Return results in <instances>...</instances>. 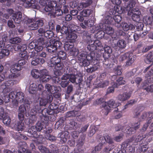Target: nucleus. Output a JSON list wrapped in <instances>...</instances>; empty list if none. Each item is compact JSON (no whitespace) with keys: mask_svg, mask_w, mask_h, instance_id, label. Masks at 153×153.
<instances>
[{"mask_svg":"<svg viewBox=\"0 0 153 153\" xmlns=\"http://www.w3.org/2000/svg\"><path fill=\"white\" fill-rule=\"evenodd\" d=\"M40 111V108L39 105H35L31 110L30 114L31 116L25 119V123L29 126H32L34 122L37 120L36 115L37 112Z\"/></svg>","mask_w":153,"mask_h":153,"instance_id":"f257e3e1","label":"nucleus"},{"mask_svg":"<svg viewBox=\"0 0 153 153\" xmlns=\"http://www.w3.org/2000/svg\"><path fill=\"white\" fill-rule=\"evenodd\" d=\"M136 59V56L133 55L132 52L130 51L121 55L119 58V60L120 62H122L127 59L125 65V66L127 67L131 65Z\"/></svg>","mask_w":153,"mask_h":153,"instance_id":"f03ea898","label":"nucleus"},{"mask_svg":"<svg viewBox=\"0 0 153 153\" xmlns=\"http://www.w3.org/2000/svg\"><path fill=\"white\" fill-rule=\"evenodd\" d=\"M62 43L56 39L51 40L47 45V48L48 52L51 53L56 52L57 50L61 46Z\"/></svg>","mask_w":153,"mask_h":153,"instance_id":"7ed1b4c3","label":"nucleus"},{"mask_svg":"<svg viewBox=\"0 0 153 153\" xmlns=\"http://www.w3.org/2000/svg\"><path fill=\"white\" fill-rule=\"evenodd\" d=\"M98 26H93L92 29L90 30L91 33H94L96 31V30H97L100 29L104 30L107 34L108 35H112L114 32V30L113 29L110 25H105V27L104 28L103 25L102 23H100Z\"/></svg>","mask_w":153,"mask_h":153,"instance_id":"20e7f679","label":"nucleus"},{"mask_svg":"<svg viewBox=\"0 0 153 153\" xmlns=\"http://www.w3.org/2000/svg\"><path fill=\"white\" fill-rule=\"evenodd\" d=\"M65 71L66 73H69V78L70 82L73 83H76V80L78 76L76 70L73 68L68 67L65 68Z\"/></svg>","mask_w":153,"mask_h":153,"instance_id":"39448f33","label":"nucleus"},{"mask_svg":"<svg viewBox=\"0 0 153 153\" xmlns=\"http://www.w3.org/2000/svg\"><path fill=\"white\" fill-rule=\"evenodd\" d=\"M152 65L146 68L144 70L143 72L145 73L147 72L145 75V83L147 84L153 82V67L150 70H149Z\"/></svg>","mask_w":153,"mask_h":153,"instance_id":"423d86ee","label":"nucleus"},{"mask_svg":"<svg viewBox=\"0 0 153 153\" xmlns=\"http://www.w3.org/2000/svg\"><path fill=\"white\" fill-rule=\"evenodd\" d=\"M51 67H54L55 68L57 69H63L64 67L63 63L57 56H53L51 59Z\"/></svg>","mask_w":153,"mask_h":153,"instance_id":"0eeeda50","label":"nucleus"},{"mask_svg":"<svg viewBox=\"0 0 153 153\" xmlns=\"http://www.w3.org/2000/svg\"><path fill=\"white\" fill-rule=\"evenodd\" d=\"M27 46L26 44L20 45L17 44L16 45L14 49L15 51H20L19 54V57H23L26 58H28V56L27 54L26 50Z\"/></svg>","mask_w":153,"mask_h":153,"instance_id":"6e6552de","label":"nucleus"},{"mask_svg":"<svg viewBox=\"0 0 153 153\" xmlns=\"http://www.w3.org/2000/svg\"><path fill=\"white\" fill-rule=\"evenodd\" d=\"M0 119L2 120L3 123L7 126H9L11 123V119L7 114L4 112L3 108H0Z\"/></svg>","mask_w":153,"mask_h":153,"instance_id":"1a4fd4ad","label":"nucleus"},{"mask_svg":"<svg viewBox=\"0 0 153 153\" xmlns=\"http://www.w3.org/2000/svg\"><path fill=\"white\" fill-rule=\"evenodd\" d=\"M53 100V97L52 94H47L45 97L40 98L39 100L40 105L39 106H40L41 108L42 106H45L48 103H51Z\"/></svg>","mask_w":153,"mask_h":153,"instance_id":"9d476101","label":"nucleus"},{"mask_svg":"<svg viewBox=\"0 0 153 153\" xmlns=\"http://www.w3.org/2000/svg\"><path fill=\"white\" fill-rule=\"evenodd\" d=\"M148 50L147 48H145L143 47L142 43H139L138 44L137 46L133 50V54L134 53L136 55L137 54H142L145 53L148 51Z\"/></svg>","mask_w":153,"mask_h":153,"instance_id":"9b49d317","label":"nucleus"},{"mask_svg":"<svg viewBox=\"0 0 153 153\" xmlns=\"http://www.w3.org/2000/svg\"><path fill=\"white\" fill-rule=\"evenodd\" d=\"M40 106V111L39 112H38L37 113H41L42 114V119L43 117H44V120H46L48 118V115H51L53 113L54 111H55L53 110L50 109V108H45L42 109L40 106Z\"/></svg>","mask_w":153,"mask_h":153,"instance_id":"f8f14e48","label":"nucleus"},{"mask_svg":"<svg viewBox=\"0 0 153 153\" xmlns=\"http://www.w3.org/2000/svg\"><path fill=\"white\" fill-rule=\"evenodd\" d=\"M46 89L48 92L51 94H57V93L61 90L60 86H54L51 85L49 84H46L45 86Z\"/></svg>","mask_w":153,"mask_h":153,"instance_id":"ddd939ff","label":"nucleus"},{"mask_svg":"<svg viewBox=\"0 0 153 153\" xmlns=\"http://www.w3.org/2000/svg\"><path fill=\"white\" fill-rule=\"evenodd\" d=\"M131 96V94L129 92H124L119 94L117 97V99L119 101L124 102L128 100Z\"/></svg>","mask_w":153,"mask_h":153,"instance_id":"4468645a","label":"nucleus"},{"mask_svg":"<svg viewBox=\"0 0 153 153\" xmlns=\"http://www.w3.org/2000/svg\"><path fill=\"white\" fill-rule=\"evenodd\" d=\"M57 3L56 1H49L48 4L45 6L44 10L46 12H51L52 10H53L54 7L57 6Z\"/></svg>","mask_w":153,"mask_h":153,"instance_id":"2eb2a0df","label":"nucleus"},{"mask_svg":"<svg viewBox=\"0 0 153 153\" xmlns=\"http://www.w3.org/2000/svg\"><path fill=\"white\" fill-rule=\"evenodd\" d=\"M44 24L43 21L41 19H38L35 22H33L29 26L30 29L32 30H35L38 29V27H41Z\"/></svg>","mask_w":153,"mask_h":153,"instance_id":"dca6fc26","label":"nucleus"},{"mask_svg":"<svg viewBox=\"0 0 153 153\" xmlns=\"http://www.w3.org/2000/svg\"><path fill=\"white\" fill-rule=\"evenodd\" d=\"M45 43V40L42 38H39L37 40V43L35 50L37 52H40L43 49V45Z\"/></svg>","mask_w":153,"mask_h":153,"instance_id":"f3484780","label":"nucleus"},{"mask_svg":"<svg viewBox=\"0 0 153 153\" xmlns=\"http://www.w3.org/2000/svg\"><path fill=\"white\" fill-rule=\"evenodd\" d=\"M95 62L93 63L92 66L90 67L89 68H88L86 69V71L88 73H92L96 70H97L100 68V66L98 60L97 59L94 60Z\"/></svg>","mask_w":153,"mask_h":153,"instance_id":"a211bd4d","label":"nucleus"},{"mask_svg":"<svg viewBox=\"0 0 153 153\" xmlns=\"http://www.w3.org/2000/svg\"><path fill=\"white\" fill-rule=\"evenodd\" d=\"M104 52L103 54V57L105 62L108 60L111 56V53L112 50L111 47L108 46H106L104 47Z\"/></svg>","mask_w":153,"mask_h":153,"instance_id":"6ab92c4d","label":"nucleus"},{"mask_svg":"<svg viewBox=\"0 0 153 153\" xmlns=\"http://www.w3.org/2000/svg\"><path fill=\"white\" fill-rule=\"evenodd\" d=\"M92 0H87L85 2H81L79 3L77 9L79 10H81L84 8H86L90 6L92 3Z\"/></svg>","mask_w":153,"mask_h":153,"instance_id":"aec40b11","label":"nucleus"},{"mask_svg":"<svg viewBox=\"0 0 153 153\" xmlns=\"http://www.w3.org/2000/svg\"><path fill=\"white\" fill-rule=\"evenodd\" d=\"M74 46V45L73 42L70 41H68L65 42L64 48L65 50L69 51V52H74L75 49Z\"/></svg>","mask_w":153,"mask_h":153,"instance_id":"412c9836","label":"nucleus"},{"mask_svg":"<svg viewBox=\"0 0 153 153\" xmlns=\"http://www.w3.org/2000/svg\"><path fill=\"white\" fill-rule=\"evenodd\" d=\"M68 135V132L66 131L61 132L59 134L58 137L60 138V142L61 144L66 143Z\"/></svg>","mask_w":153,"mask_h":153,"instance_id":"4be33fe9","label":"nucleus"},{"mask_svg":"<svg viewBox=\"0 0 153 153\" xmlns=\"http://www.w3.org/2000/svg\"><path fill=\"white\" fill-rule=\"evenodd\" d=\"M13 84V80L11 79L8 80L4 81L3 84L1 85V86H4L5 87L3 90V92L5 93H8L10 91V89L8 88L7 87L9 86L10 85H12Z\"/></svg>","mask_w":153,"mask_h":153,"instance_id":"5701e85b","label":"nucleus"},{"mask_svg":"<svg viewBox=\"0 0 153 153\" xmlns=\"http://www.w3.org/2000/svg\"><path fill=\"white\" fill-rule=\"evenodd\" d=\"M35 0H27L24 4H26V6L34 9H38L39 8V6L35 3Z\"/></svg>","mask_w":153,"mask_h":153,"instance_id":"b1692460","label":"nucleus"},{"mask_svg":"<svg viewBox=\"0 0 153 153\" xmlns=\"http://www.w3.org/2000/svg\"><path fill=\"white\" fill-rule=\"evenodd\" d=\"M45 71H47L46 70H43L39 71L36 69H33L31 72V74L33 77L35 78H40L42 75V74H43Z\"/></svg>","mask_w":153,"mask_h":153,"instance_id":"393cba45","label":"nucleus"},{"mask_svg":"<svg viewBox=\"0 0 153 153\" xmlns=\"http://www.w3.org/2000/svg\"><path fill=\"white\" fill-rule=\"evenodd\" d=\"M22 13L20 12H18L15 14H13L12 19L16 23H20L22 20Z\"/></svg>","mask_w":153,"mask_h":153,"instance_id":"a878e982","label":"nucleus"},{"mask_svg":"<svg viewBox=\"0 0 153 153\" xmlns=\"http://www.w3.org/2000/svg\"><path fill=\"white\" fill-rule=\"evenodd\" d=\"M26 143L24 142H20L19 143L18 153H24L26 151Z\"/></svg>","mask_w":153,"mask_h":153,"instance_id":"bb28decb","label":"nucleus"},{"mask_svg":"<svg viewBox=\"0 0 153 153\" xmlns=\"http://www.w3.org/2000/svg\"><path fill=\"white\" fill-rule=\"evenodd\" d=\"M150 13L153 15L152 17L146 16L143 17V22L146 24L151 25L153 22V10H150Z\"/></svg>","mask_w":153,"mask_h":153,"instance_id":"cd10ccee","label":"nucleus"},{"mask_svg":"<svg viewBox=\"0 0 153 153\" xmlns=\"http://www.w3.org/2000/svg\"><path fill=\"white\" fill-rule=\"evenodd\" d=\"M37 131L34 126H32L29 128L27 131V135L28 136L33 137H37Z\"/></svg>","mask_w":153,"mask_h":153,"instance_id":"c85d7f7f","label":"nucleus"},{"mask_svg":"<svg viewBox=\"0 0 153 153\" xmlns=\"http://www.w3.org/2000/svg\"><path fill=\"white\" fill-rule=\"evenodd\" d=\"M145 58L144 61L147 64H149L151 62H153V52H150L145 55Z\"/></svg>","mask_w":153,"mask_h":153,"instance_id":"c756f323","label":"nucleus"},{"mask_svg":"<svg viewBox=\"0 0 153 153\" xmlns=\"http://www.w3.org/2000/svg\"><path fill=\"white\" fill-rule=\"evenodd\" d=\"M85 137L86 135L84 134H82L80 135L77 142L78 147L82 148V146L84 143Z\"/></svg>","mask_w":153,"mask_h":153,"instance_id":"7c9ffc66","label":"nucleus"},{"mask_svg":"<svg viewBox=\"0 0 153 153\" xmlns=\"http://www.w3.org/2000/svg\"><path fill=\"white\" fill-rule=\"evenodd\" d=\"M103 137L106 143H108L109 144L115 145L113 139L108 134H105L103 137H100V140L101 139H103Z\"/></svg>","mask_w":153,"mask_h":153,"instance_id":"2f4dec72","label":"nucleus"},{"mask_svg":"<svg viewBox=\"0 0 153 153\" xmlns=\"http://www.w3.org/2000/svg\"><path fill=\"white\" fill-rule=\"evenodd\" d=\"M113 20H114L115 22V25L116 27L119 28L120 26V24L122 19V17L120 15H116L114 16L113 17Z\"/></svg>","mask_w":153,"mask_h":153,"instance_id":"473e14b6","label":"nucleus"},{"mask_svg":"<svg viewBox=\"0 0 153 153\" xmlns=\"http://www.w3.org/2000/svg\"><path fill=\"white\" fill-rule=\"evenodd\" d=\"M125 81L123 80V77H118L116 79V82L114 83L113 86L115 87L116 88L118 87V86L125 84Z\"/></svg>","mask_w":153,"mask_h":153,"instance_id":"72a5a7b5","label":"nucleus"},{"mask_svg":"<svg viewBox=\"0 0 153 153\" xmlns=\"http://www.w3.org/2000/svg\"><path fill=\"white\" fill-rule=\"evenodd\" d=\"M69 126L68 129L70 130H76L77 128V124L74 120H71L69 121V122L68 123L67 125Z\"/></svg>","mask_w":153,"mask_h":153,"instance_id":"f704fd0d","label":"nucleus"},{"mask_svg":"<svg viewBox=\"0 0 153 153\" xmlns=\"http://www.w3.org/2000/svg\"><path fill=\"white\" fill-rule=\"evenodd\" d=\"M45 62L44 59L42 58H36L33 59L31 61V64L33 65H37L39 64H43Z\"/></svg>","mask_w":153,"mask_h":153,"instance_id":"c9c22d12","label":"nucleus"},{"mask_svg":"<svg viewBox=\"0 0 153 153\" xmlns=\"http://www.w3.org/2000/svg\"><path fill=\"white\" fill-rule=\"evenodd\" d=\"M46 71H45V72L44 73V74H42V75L40 78V81L43 82H47L51 79V76L47 74Z\"/></svg>","mask_w":153,"mask_h":153,"instance_id":"e433bc0d","label":"nucleus"},{"mask_svg":"<svg viewBox=\"0 0 153 153\" xmlns=\"http://www.w3.org/2000/svg\"><path fill=\"white\" fill-rule=\"evenodd\" d=\"M93 10L91 9H87L83 10L80 13V15L84 17H87L92 13Z\"/></svg>","mask_w":153,"mask_h":153,"instance_id":"4c0bfd02","label":"nucleus"},{"mask_svg":"<svg viewBox=\"0 0 153 153\" xmlns=\"http://www.w3.org/2000/svg\"><path fill=\"white\" fill-rule=\"evenodd\" d=\"M79 112L76 111H71L67 112L65 114V116L66 118L75 117L78 114Z\"/></svg>","mask_w":153,"mask_h":153,"instance_id":"58836bf2","label":"nucleus"},{"mask_svg":"<svg viewBox=\"0 0 153 153\" xmlns=\"http://www.w3.org/2000/svg\"><path fill=\"white\" fill-rule=\"evenodd\" d=\"M24 94L23 92H17L16 99L19 101L20 103H22L24 102Z\"/></svg>","mask_w":153,"mask_h":153,"instance_id":"ea45409f","label":"nucleus"},{"mask_svg":"<svg viewBox=\"0 0 153 153\" xmlns=\"http://www.w3.org/2000/svg\"><path fill=\"white\" fill-rule=\"evenodd\" d=\"M37 131H40L43 128L45 127L44 123L43 122L38 121L36 124L35 126H34Z\"/></svg>","mask_w":153,"mask_h":153,"instance_id":"a19ab883","label":"nucleus"},{"mask_svg":"<svg viewBox=\"0 0 153 153\" xmlns=\"http://www.w3.org/2000/svg\"><path fill=\"white\" fill-rule=\"evenodd\" d=\"M15 127L16 129L18 131H22L24 129V123L18 121L15 124Z\"/></svg>","mask_w":153,"mask_h":153,"instance_id":"79ce46f5","label":"nucleus"},{"mask_svg":"<svg viewBox=\"0 0 153 153\" xmlns=\"http://www.w3.org/2000/svg\"><path fill=\"white\" fill-rule=\"evenodd\" d=\"M16 93L15 91L11 92L8 95V97L7 96V100H4V102L5 103H8L10 101V99L11 98L12 99H16Z\"/></svg>","mask_w":153,"mask_h":153,"instance_id":"37998d69","label":"nucleus"},{"mask_svg":"<svg viewBox=\"0 0 153 153\" xmlns=\"http://www.w3.org/2000/svg\"><path fill=\"white\" fill-rule=\"evenodd\" d=\"M68 35L67 37L68 39L70 40L69 41L73 42H74L75 39L77 38L76 34L73 32L70 33L69 32Z\"/></svg>","mask_w":153,"mask_h":153,"instance_id":"c03bdc74","label":"nucleus"},{"mask_svg":"<svg viewBox=\"0 0 153 153\" xmlns=\"http://www.w3.org/2000/svg\"><path fill=\"white\" fill-rule=\"evenodd\" d=\"M21 58L18 62L17 63H16V65H18V66L20 67L22 69V66L25 65L27 62L28 58H25V57H20Z\"/></svg>","mask_w":153,"mask_h":153,"instance_id":"a18cd8bd","label":"nucleus"},{"mask_svg":"<svg viewBox=\"0 0 153 153\" xmlns=\"http://www.w3.org/2000/svg\"><path fill=\"white\" fill-rule=\"evenodd\" d=\"M37 90V85L35 83H33L30 86L29 92L31 94L36 93Z\"/></svg>","mask_w":153,"mask_h":153,"instance_id":"49530a36","label":"nucleus"},{"mask_svg":"<svg viewBox=\"0 0 153 153\" xmlns=\"http://www.w3.org/2000/svg\"><path fill=\"white\" fill-rule=\"evenodd\" d=\"M100 29H100L98 30L99 31L95 35V36L96 37L97 39H101L104 37V35H105V32L102 30H100ZM97 31V30H96L95 32ZM95 32H96L94 33Z\"/></svg>","mask_w":153,"mask_h":153,"instance_id":"de8ad7c7","label":"nucleus"},{"mask_svg":"<svg viewBox=\"0 0 153 153\" xmlns=\"http://www.w3.org/2000/svg\"><path fill=\"white\" fill-rule=\"evenodd\" d=\"M10 54L9 50L6 48L3 49L0 52V59L3 58L5 56H8Z\"/></svg>","mask_w":153,"mask_h":153,"instance_id":"09e8293b","label":"nucleus"},{"mask_svg":"<svg viewBox=\"0 0 153 153\" xmlns=\"http://www.w3.org/2000/svg\"><path fill=\"white\" fill-rule=\"evenodd\" d=\"M105 102L104 98L101 97L96 99L93 103V105H103Z\"/></svg>","mask_w":153,"mask_h":153,"instance_id":"8fccbe9b","label":"nucleus"},{"mask_svg":"<svg viewBox=\"0 0 153 153\" xmlns=\"http://www.w3.org/2000/svg\"><path fill=\"white\" fill-rule=\"evenodd\" d=\"M22 69L21 68L18 66V65H16L15 64L14 67H12L10 69V71L11 73H14L15 74L18 73L19 71Z\"/></svg>","mask_w":153,"mask_h":153,"instance_id":"3c124183","label":"nucleus"},{"mask_svg":"<svg viewBox=\"0 0 153 153\" xmlns=\"http://www.w3.org/2000/svg\"><path fill=\"white\" fill-rule=\"evenodd\" d=\"M90 20H85L84 22L80 24V26L82 27L83 29H85L86 28V26L88 27H91L93 26V23L92 24H90Z\"/></svg>","mask_w":153,"mask_h":153,"instance_id":"603ef678","label":"nucleus"},{"mask_svg":"<svg viewBox=\"0 0 153 153\" xmlns=\"http://www.w3.org/2000/svg\"><path fill=\"white\" fill-rule=\"evenodd\" d=\"M55 12L54 13L55 16H59L62 15L63 12L62 10L59 7H55Z\"/></svg>","mask_w":153,"mask_h":153,"instance_id":"864d4df0","label":"nucleus"},{"mask_svg":"<svg viewBox=\"0 0 153 153\" xmlns=\"http://www.w3.org/2000/svg\"><path fill=\"white\" fill-rule=\"evenodd\" d=\"M115 145L109 144L105 147L103 151L105 153H109V152L114 148Z\"/></svg>","mask_w":153,"mask_h":153,"instance_id":"5fc2aeb1","label":"nucleus"},{"mask_svg":"<svg viewBox=\"0 0 153 153\" xmlns=\"http://www.w3.org/2000/svg\"><path fill=\"white\" fill-rule=\"evenodd\" d=\"M107 104L111 107L113 108H116L117 107H118L121 104L120 103H115L114 100L112 99L108 101Z\"/></svg>","mask_w":153,"mask_h":153,"instance_id":"6e6d98bb","label":"nucleus"},{"mask_svg":"<svg viewBox=\"0 0 153 153\" xmlns=\"http://www.w3.org/2000/svg\"><path fill=\"white\" fill-rule=\"evenodd\" d=\"M113 19L111 16H107L104 19V23L108 25L109 24H113Z\"/></svg>","mask_w":153,"mask_h":153,"instance_id":"4d7b16f0","label":"nucleus"},{"mask_svg":"<svg viewBox=\"0 0 153 153\" xmlns=\"http://www.w3.org/2000/svg\"><path fill=\"white\" fill-rule=\"evenodd\" d=\"M117 46L120 48H124L126 46V43L123 39L119 40L117 42Z\"/></svg>","mask_w":153,"mask_h":153,"instance_id":"13d9d810","label":"nucleus"},{"mask_svg":"<svg viewBox=\"0 0 153 153\" xmlns=\"http://www.w3.org/2000/svg\"><path fill=\"white\" fill-rule=\"evenodd\" d=\"M87 52L85 51H82L79 53L78 56V59L79 60L81 61L86 58Z\"/></svg>","mask_w":153,"mask_h":153,"instance_id":"bf43d9fd","label":"nucleus"},{"mask_svg":"<svg viewBox=\"0 0 153 153\" xmlns=\"http://www.w3.org/2000/svg\"><path fill=\"white\" fill-rule=\"evenodd\" d=\"M21 39L19 37H13L10 39V42L11 44H14L19 43L21 42Z\"/></svg>","mask_w":153,"mask_h":153,"instance_id":"052dcab7","label":"nucleus"},{"mask_svg":"<svg viewBox=\"0 0 153 153\" xmlns=\"http://www.w3.org/2000/svg\"><path fill=\"white\" fill-rule=\"evenodd\" d=\"M54 35L53 32L51 30H46L45 33V36L47 39H50Z\"/></svg>","mask_w":153,"mask_h":153,"instance_id":"680f3d73","label":"nucleus"},{"mask_svg":"<svg viewBox=\"0 0 153 153\" xmlns=\"http://www.w3.org/2000/svg\"><path fill=\"white\" fill-rule=\"evenodd\" d=\"M37 137H34L36 138V142L37 144H42L43 143V140L45 139L41 135L37 134Z\"/></svg>","mask_w":153,"mask_h":153,"instance_id":"e2e57ef3","label":"nucleus"},{"mask_svg":"<svg viewBox=\"0 0 153 153\" xmlns=\"http://www.w3.org/2000/svg\"><path fill=\"white\" fill-rule=\"evenodd\" d=\"M140 14L135 13H133L131 16L132 20L136 22H139L140 20Z\"/></svg>","mask_w":153,"mask_h":153,"instance_id":"0e129e2a","label":"nucleus"},{"mask_svg":"<svg viewBox=\"0 0 153 153\" xmlns=\"http://www.w3.org/2000/svg\"><path fill=\"white\" fill-rule=\"evenodd\" d=\"M56 25L55 21L53 19H51L48 22L49 28L51 30H55V25Z\"/></svg>","mask_w":153,"mask_h":153,"instance_id":"69168bd1","label":"nucleus"},{"mask_svg":"<svg viewBox=\"0 0 153 153\" xmlns=\"http://www.w3.org/2000/svg\"><path fill=\"white\" fill-rule=\"evenodd\" d=\"M93 43L97 47V50H101L103 48L101 42L99 40H95Z\"/></svg>","mask_w":153,"mask_h":153,"instance_id":"338daca9","label":"nucleus"},{"mask_svg":"<svg viewBox=\"0 0 153 153\" xmlns=\"http://www.w3.org/2000/svg\"><path fill=\"white\" fill-rule=\"evenodd\" d=\"M90 64V62L88 60L86 59H84L82 60L79 63V65L81 66L87 67Z\"/></svg>","mask_w":153,"mask_h":153,"instance_id":"774afa93","label":"nucleus"}]
</instances>
